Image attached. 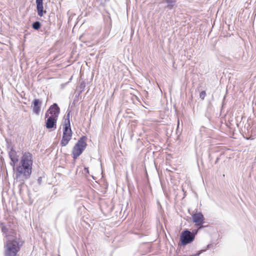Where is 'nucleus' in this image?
<instances>
[{
	"label": "nucleus",
	"mask_w": 256,
	"mask_h": 256,
	"mask_svg": "<svg viewBox=\"0 0 256 256\" xmlns=\"http://www.w3.org/2000/svg\"><path fill=\"white\" fill-rule=\"evenodd\" d=\"M207 109H208V110H212V106H211L210 104H209L208 106Z\"/></svg>",
	"instance_id": "27"
},
{
	"label": "nucleus",
	"mask_w": 256,
	"mask_h": 256,
	"mask_svg": "<svg viewBox=\"0 0 256 256\" xmlns=\"http://www.w3.org/2000/svg\"><path fill=\"white\" fill-rule=\"evenodd\" d=\"M192 222L195 224L196 226H198V229H202L206 227V224L204 222V217L202 212H196L192 216Z\"/></svg>",
	"instance_id": "5"
},
{
	"label": "nucleus",
	"mask_w": 256,
	"mask_h": 256,
	"mask_svg": "<svg viewBox=\"0 0 256 256\" xmlns=\"http://www.w3.org/2000/svg\"><path fill=\"white\" fill-rule=\"evenodd\" d=\"M112 28V22L110 20V22L107 24L106 26L105 29V36H108Z\"/></svg>",
	"instance_id": "17"
},
{
	"label": "nucleus",
	"mask_w": 256,
	"mask_h": 256,
	"mask_svg": "<svg viewBox=\"0 0 256 256\" xmlns=\"http://www.w3.org/2000/svg\"><path fill=\"white\" fill-rule=\"evenodd\" d=\"M254 126H253V127L252 128V131H253V130H254Z\"/></svg>",
	"instance_id": "32"
},
{
	"label": "nucleus",
	"mask_w": 256,
	"mask_h": 256,
	"mask_svg": "<svg viewBox=\"0 0 256 256\" xmlns=\"http://www.w3.org/2000/svg\"><path fill=\"white\" fill-rule=\"evenodd\" d=\"M85 87H86L85 82L84 81L81 82L78 86V88L80 89V90L79 91V92L78 94L77 97H79L80 94L84 91Z\"/></svg>",
	"instance_id": "15"
},
{
	"label": "nucleus",
	"mask_w": 256,
	"mask_h": 256,
	"mask_svg": "<svg viewBox=\"0 0 256 256\" xmlns=\"http://www.w3.org/2000/svg\"><path fill=\"white\" fill-rule=\"evenodd\" d=\"M208 158L210 161H211L212 159V156L210 154L208 155Z\"/></svg>",
	"instance_id": "29"
},
{
	"label": "nucleus",
	"mask_w": 256,
	"mask_h": 256,
	"mask_svg": "<svg viewBox=\"0 0 256 256\" xmlns=\"http://www.w3.org/2000/svg\"><path fill=\"white\" fill-rule=\"evenodd\" d=\"M23 243V241L20 240V239L17 238H7L4 245V256H16Z\"/></svg>",
	"instance_id": "2"
},
{
	"label": "nucleus",
	"mask_w": 256,
	"mask_h": 256,
	"mask_svg": "<svg viewBox=\"0 0 256 256\" xmlns=\"http://www.w3.org/2000/svg\"><path fill=\"white\" fill-rule=\"evenodd\" d=\"M206 92L204 90L202 91L200 94V98L202 100H204L206 96Z\"/></svg>",
	"instance_id": "20"
},
{
	"label": "nucleus",
	"mask_w": 256,
	"mask_h": 256,
	"mask_svg": "<svg viewBox=\"0 0 256 256\" xmlns=\"http://www.w3.org/2000/svg\"><path fill=\"white\" fill-rule=\"evenodd\" d=\"M8 154L11 161L10 164L12 168H14V166L18 162V156L17 155L16 152L14 148H12L11 150H9Z\"/></svg>",
	"instance_id": "9"
},
{
	"label": "nucleus",
	"mask_w": 256,
	"mask_h": 256,
	"mask_svg": "<svg viewBox=\"0 0 256 256\" xmlns=\"http://www.w3.org/2000/svg\"><path fill=\"white\" fill-rule=\"evenodd\" d=\"M162 3L166 4L164 8L168 10H172L177 6L176 0H162Z\"/></svg>",
	"instance_id": "11"
},
{
	"label": "nucleus",
	"mask_w": 256,
	"mask_h": 256,
	"mask_svg": "<svg viewBox=\"0 0 256 256\" xmlns=\"http://www.w3.org/2000/svg\"><path fill=\"white\" fill-rule=\"evenodd\" d=\"M72 137L70 136H66V134H62V139L60 141V144L62 146H66L68 142L71 140Z\"/></svg>",
	"instance_id": "13"
},
{
	"label": "nucleus",
	"mask_w": 256,
	"mask_h": 256,
	"mask_svg": "<svg viewBox=\"0 0 256 256\" xmlns=\"http://www.w3.org/2000/svg\"><path fill=\"white\" fill-rule=\"evenodd\" d=\"M71 112V110H70L69 108H68L66 112V114L65 116L64 122V124H70V118Z\"/></svg>",
	"instance_id": "14"
},
{
	"label": "nucleus",
	"mask_w": 256,
	"mask_h": 256,
	"mask_svg": "<svg viewBox=\"0 0 256 256\" xmlns=\"http://www.w3.org/2000/svg\"><path fill=\"white\" fill-rule=\"evenodd\" d=\"M60 113V108L56 103L52 104L45 114V118L48 117L49 114L54 116V117L58 118Z\"/></svg>",
	"instance_id": "6"
},
{
	"label": "nucleus",
	"mask_w": 256,
	"mask_h": 256,
	"mask_svg": "<svg viewBox=\"0 0 256 256\" xmlns=\"http://www.w3.org/2000/svg\"><path fill=\"white\" fill-rule=\"evenodd\" d=\"M62 131L63 134H66V136H70L72 137V132L70 127V124H63L62 125Z\"/></svg>",
	"instance_id": "12"
},
{
	"label": "nucleus",
	"mask_w": 256,
	"mask_h": 256,
	"mask_svg": "<svg viewBox=\"0 0 256 256\" xmlns=\"http://www.w3.org/2000/svg\"><path fill=\"white\" fill-rule=\"evenodd\" d=\"M42 24L39 21H36L34 22L32 24V28L36 30H39Z\"/></svg>",
	"instance_id": "16"
},
{
	"label": "nucleus",
	"mask_w": 256,
	"mask_h": 256,
	"mask_svg": "<svg viewBox=\"0 0 256 256\" xmlns=\"http://www.w3.org/2000/svg\"><path fill=\"white\" fill-rule=\"evenodd\" d=\"M194 240V236L191 235V232L189 230L185 229L182 232L180 238V246H186Z\"/></svg>",
	"instance_id": "4"
},
{
	"label": "nucleus",
	"mask_w": 256,
	"mask_h": 256,
	"mask_svg": "<svg viewBox=\"0 0 256 256\" xmlns=\"http://www.w3.org/2000/svg\"><path fill=\"white\" fill-rule=\"evenodd\" d=\"M42 102V100L38 98H35L32 101V107L34 114L36 115H38L40 114Z\"/></svg>",
	"instance_id": "8"
},
{
	"label": "nucleus",
	"mask_w": 256,
	"mask_h": 256,
	"mask_svg": "<svg viewBox=\"0 0 256 256\" xmlns=\"http://www.w3.org/2000/svg\"><path fill=\"white\" fill-rule=\"evenodd\" d=\"M210 246H211V244H208L207 246V248H206V250L207 249L210 248Z\"/></svg>",
	"instance_id": "30"
},
{
	"label": "nucleus",
	"mask_w": 256,
	"mask_h": 256,
	"mask_svg": "<svg viewBox=\"0 0 256 256\" xmlns=\"http://www.w3.org/2000/svg\"><path fill=\"white\" fill-rule=\"evenodd\" d=\"M198 227L197 230H193L192 232H191V235L194 236V239H195L196 236L197 234L198 231L200 230L198 229Z\"/></svg>",
	"instance_id": "19"
},
{
	"label": "nucleus",
	"mask_w": 256,
	"mask_h": 256,
	"mask_svg": "<svg viewBox=\"0 0 256 256\" xmlns=\"http://www.w3.org/2000/svg\"><path fill=\"white\" fill-rule=\"evenodd\" d=\"M84 172L86 174H89V170L88 167H84Z\"/></svg>",
	"instance_id": "25"
},
{
	"label": "nucleus",
	"mask_w": 256,
	"mask_h": 256,
	"mask_svg": "<svg viewBox=\"0 0 256 256\" xmlns=\"http://www.w3.org/2000/svg\"><path fill=\"white\" fill-rule=\"evenodd\" d=\"M6 147L8 150H11L12 148H14L13 146L11 145V142L7 138L6 139Z\"/></svg>",
	"instance_id": "18"
},
{
	"label": "nucleus",
	"mask_w": 256,
	"mask_h": 256,
	"mask_svg": "<svg viewBox=\"0 0 256 256\" xmlns=\"http://www.w3.org/2000/svg\"><path fill=\"white\" fill-rule=\"evenodd\" d=\"M32 155L30 152L22 153L20 161L18 166L12 168L14 172V179L19 182L20 184H24L28 180L32 172Z\"/></svg>",
	"instance_id": "1"
},
{
	"label": "nucleus",
	"mask_w": 256,
	"mask_h": 256,
	"mask_svg": "<svg viewBox=\"0 0 256 256\" xmlns=\"http://www.w3.org/2000/svg\"><path fill=\"white\" fill-rule=\"evenodd\" d=\"M244 128H246L247 132L248 133L249 132L250 128H252L250 127V124H246L245 125Z\"/></svg>",
	"instance_id": "24"
},
{
	"label": "nucleus",
	"mask_w": 256,
	"mask_h": 256,
	"mask_svg": "<svg viewBox=\"0 0 256 256\" xmlns=\"http://www.w3.org/2000/svg\"><path fill=\"white\" fill-rule=\"evenodd\" d=\"M42 180V178L39 177L38 179V184H41Z\"/></svg>",
	"instance_id": "26"
},
{
	"label": "nucleus",
	"mask_w": 256,
	"mask_h": 256,
	"mask_svg": "<svg viewBox=\"0 0 256 256\" xmlns=\"http://www.w3.org/2000/svg\"><path fill=\"white\" fill-rule=\"evenodd\" d=\"M182 256H194V254H192V255H190V256H188V255H184Z\"/></svg>",
	"instance_id": "31"
},
{
	"label": "nucleus",
	"mask_w": 256,
	"mask_h": 256,
	"mask_svg": "<svg viewBox=\"0 0 256 256\" xmlns=\"http://www.w3.org/2000/svg\"><path fill=\"white\" fill-rule=\"evenodd\" d=\"M206 251V250H198L196 253L194 254V256H199L202 252Z\"/></svg>",
	"instance_id": "21"
},
{
	"label": "nucleus",
	"mask_w": 256,
	"mask_h": 256,
	"mask_svg": "<svg viewBox=\"0 0 256 256\" xmlns=\"http://www.w3.org/2000/svg\"><path fill=\"white\" fill-rule=\"evenodd\" d=\"M2 231L3 233L6 234L8 232V228H6L5 226H4L2 228Z\"/></svg>",
	"instance_id": "23"
},
{
	"label": "nucleus",
	"mask_w": 256,
	"mask_h": 256,
	"mask_svg": "<svg viewBox=\"0 0 256 256\" xmlns=\"http://www.w3.org/2000/svg\"><path fill=\"white\" fill-rule=\"evenodd\" d=\"M87 137L82 136L76 142L72 150V156L74 160L76 159L84 150L88 144H86Z\"/></svg>",
	"instance_id": "3"
},
{
	"label": "nucleus",
	"mask_w": 256,
	"mask_h": 256,
	"mask_svg": "<svg viewBox=\"0 0 256 256\" xmlns=\"http://www.w3.org/2000/svg\"><path fill=\"white\" fill-rule=\"evenodd\" d=\"M36 3L38 14L40 17H42L46 12V11L44 10L43 0H36Z\"/></svg>",
	"instance_id": "10"
},
{
	"label": "nucleus",
	"mask_w": 256,
	"mask_h": 256,
	"mask_svg": "<svg viewBox=\"0 0 256 256\" xmlns=\"http://www.w3.org/2000/svg\"><path fill=\"white\" fill-rule=\"evenodd\" d=\"M77 96H78V94H76L75 98L72 102V105H75L76 102H78V97H77Z\"/></svg>",
	"instance_id": "22"
},
{
	"label": "nucleus",
	"mask_w": 256,
	"mask_h": 256,
	"mask_svg": "<svg viewBox=\"0 0 256 256\" xmlns=\"http://www.w3.org/2000/svg\"><path fill=\"white\" fill-rule=\"evenodd\" d=\"M219 160H220V158L219 157H217V158H216V160L215 161L214 164H216L218 162Z\"/></svg>",
	"instance_id": "28"
},
{
	"label": "nucleus",
	"mask_w": 256,
	"mask_h": 256,
	"mask_svg": "<svg viewBox=\"0 0 256 256\" xmlns=\"http://www.w3.org/2000/svg\"><path fill=\"white\" fill-rule=\"evenodd\" d=\"M206 116L207 117H208V116L207 113L206 114Z\"/></svg>",
	"instance_id": "33"
},
{
	"label": "nucleus",
	"mask_w": 256,
	"mask_h": 256,
	"mask_svg": "<svg viewBox=\"0 0 256 256\" xmlns=\"http://www.w3.org/2000/svg\"><path fill=\"white\" fill-rule=\"evenodd\" d=\"M45 122V126L47 129H56V128L57 118L54 116H48Z\"/></svg>",
	"instance_id": "7"
}]
</instances>
